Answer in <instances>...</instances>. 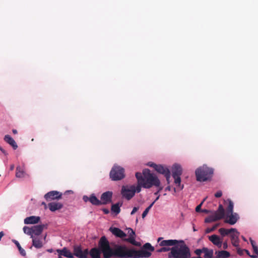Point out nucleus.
I'll return each mask as SVG.
<instances>
[{
	"instance_id": "8fccbe9b",
	"label": "nucleus",
	"mask_w": 258,
	"mask_h": 258,
	"mask_svg": "<svg viewBox=\"0 0 258 258\" xmlns=\"http://www.w3.org/2000/svg\"><path fill=\"white\" fill-rule=\"evenodd\" d=\"M139 209V208L138 207H134L132 210V211L131 212V215H134L136 212H137V211Z\"/></svg>"
},
{
	"instance_id": "473e14b6",
	"label": "nucleus",
	"mask_w": 258,
	"mask_h": 258,
	"mask_svg": "<svg viewBox=\"0 0 258 258\" xmlns=\"http://www.w3.org/2000/svg\"><path fill=\"white\" fill-rule=\"evenodd\" d=\"M25 172L20 166L16 168V176L18 178H22L24 177Z\"/></svg>"
},
{
	"instance_id": "c03bdc74",
	"label": "nucleus",
	"mask_w": 258,
	"mask_h": 258,
	"mask_svg": "<svg viewBox=\"0 0 258 258\" xmlns=\"http://www.w3.org/2000/svg\"><path fill=\"white\" fill-rule=\"evenodd\" d=\"M244 252H245V249H241L239 247L237 248V252L240 255H242L244 254Z\"/></svg>"
},
{
	"instance_id": "338daca9",
	"label": "nucleus",
	"mask_w": 258,
	"mask_h": 258,
	"mask_svg": "<svg viewBox=\"0 0 258 258\" xmlns=\"http://www.w3.org/2000/svg\"><path fill=\"white\" fill-rule=\"evenodd\" d=\"M242 238L244 241H246V238L243 236H242Z\"/></svg>"
},
{
	"instance_id": "f03ea898",
	"label": "nucleus",
	"mask_w": 258,
	"mask_h": 258,
	"mask_svg": "<svg viewBox=\"0 0 258 258\" xmlns=\"http://www.w3.org/2000/svg\"><path fill=\"white\" fill-rule=\"evenodd\" d=\"M136 176L139 178V182L143 188H150L153 186L158 187L160 185L159 179L155 174L151 173L149 169H144L142 173L136 172Z\"/></svg>"
},
{
	"instance_id": "f3484780",
	"label": "nucleus",
	"mask_w": 258,
	"mask_h": 258,
	"mask_svg": "<svg viewBox=\"0 0 258 258\" xmlns=\"http://www.w3.org/2000/svg\"><path fill=\"white\" fill-rule=\"evenodd\" d=\"M56 251L59 256L62 255L68 258H73V253L69 250L67 247H63L61 249H58Z\"/></svg>"
},
{
	"instance_id": "de8ad7c7",
	"label": "nucleus",
	"mask_w": 258,
	"mask_h": 258,
	"mask_svg": "<svg viewBox=\"0 0 258 258\" xmlns=\"http://www.w3.org/2000/svg\"><path fill=\"white\" fill-rule=\"evenodd\" d=\"M222 195V192L221 190L218 191L215 194V197L216 198H220Z\"/></svg>"
},
{
	"instance_id": "c9c22d12",
	"label": "nucleus",
	"mask_w": 258,
	"mask_h": 258,
	"mask_svg": "<svg viewBox=\"0 0 258 258\" xmlns=\"http://www.w3.org/2000/svg\"><path fill=\"white\" fill-rule=\"evenodd\" d=\"M142 248L145 250H148L150 252L153 251L154 250V247L151 245L150 243H145Z\"/></svg>"
},
{
	"instance_id": "c85d7f7f",
	"label": "nucleus",
	"mask_w": 258,
	"mask_h": 258,
	"mask_svg": "<svg viewBox=\"0 0 258 258\" xmlns=\"http://www.w3.org/2000/svg\"><path fill=\"white\" fill-rule=\"evenodd\" d=\"M224 202L225 203H228V205L226 208V213L229 214V213L233 212L234 204L233 202L230 199H228L227 201H225Z\"/></svg>"
},
{
	"instance_id": "6e6552de",
	"label": "nucleus",
	"mask_w": 258,
	"mask_h": 258,
	"mask_svg": "<svg viewBox=\"0 0 258 258\" xmlns=\"http://www.w3.org/2000/svg\"><path fill=\"white\" fill-rule=\"evenodd\" d=\"M135 185L130 186H122L121 193L123 197L126 200H131L135 195Z\"/></svg>"
},
{
	"instance_id": "6ab92c4d",
	"label": "nucleus",
	"mask_w": 258,
	"mask_h": 258,
	"mask_svg": "<svg viewBox=\"0 0 258 258\" xmlns=\"http://www.w3.org/2000/svg\"><path fill=\"white\" fill-rule=\"evenodd\" d=\"M110 230L116 237L123 238L126 236V234L122 230L118 228H110Z\"/></svg>"
},
{
	"instance_id": "aec40b11",
	"label": "nucleus",
	"mask_w": 258,
	"mask_h": 258,
	"mask_svg": "<svg viewBox=\"0 0 258 258\" xmlns=\"http://www.w3.org/2000/svg\"><path fill=\"white\" fill-rule=\"evenodd\" d=\"M48 206L51 212H54L61 209L63 207V205L60 203L51 202L48 204Z\"/></svg>"
},
{
	"instance_id": "f257e3e1",
	"label": "nucleus",
	"mask_w": 258,
	"mask_h": 258,
	"mask_svg": "<svg viewBox=\"0 0 258 258\" xmlns=\"http://www.w3.org/2000/svg\"><path fill=\"white\" fill-rule=\"evenodd\" d=\"M118 244L111 247L106 237L103 236L98 241V247L91 248L89 254L91 258H101V253L103 258H118Z\"/></svg>"
},
{
	"instance_id": "72a5a7b5",
	"label": "nucleus",
	"mask_w": 258,
	"mask_h": 258,
	"mask_svg": "<svg viewBox=\"0 0 258 258\" xmlns=\"http://www.w3.org/2000/svg\"><path fill=\"white\" fill-rule=\"evenodd\" d=\"M239 232L236 229V231H233L230 234L231 240H239Z\"/></svg>"
},
{
	"instance_id": "37998d69",
	"label": "nucleus",
	"mask_w": 258,
	"mask_h": 258,
	"mask_svg": "<svg viewBox=\"0 0 258 258\" xmlns=\"http://www.w3.org/2000/svg\"><path fill=\"white\" fill-rule=\"evenodd\" d=\"M205 201V199H204V200L202 201V202L198 206H197L196 208V211L197 212H201V211L202 210H201V207H202V205L203 203V202Z\"/></svg>"
},
{
	"instance_id": "2eb2a0df",
	"label": "nucleus",
	"mask_w": 258,
	"mask_h": 258,
	"mask_svg": "<svg viewBox=\"0 0 258 258\" xmlns=\"http://www.w3.org/2000/svg\"><path fill=\"white\" fill-rule=\"evenodd\" d=\"M209 240L212 242L213 244L217 246L218 248H221L222 246V239L215 234L209 236Z\"/></svg>"
},
{
	"instance_id": "dca6fc26",
	"label": "nucleus",
	"mask_w": 258,
	"mask_h": 258,
	"mask_svg": "<svg viewBox=\"0 0 258 258\" xmlns=\"http://www.w3.org/2000/svg\"><path fill=\"white\" fill-rule=\"evenodd\" d=\"M213 213L216 216L218 220L224 218L225 216H226L225 210L221 204L219 205L217 210L214 212Z\"/></svg>"
},
{
	"instance_id": "6e6d98bb",
	"label": "nucleus",
	"mask_w": 258,
	"mask_h": 258,
	"mask_svg": "<svg viewBox=\"0 0 258 258\" xmlns=\"http://www.w3.org/2000/svg\"><path fill=\"white\" fill-rule=\"evenodd\" d=\"M158 187H159L158 190H157V191H156V192H155V194H154L155 195H158V194H159V192L161 190H162V189H163V187H162V186H160V185H159V186H158Z\"/></svg>"
},
{
	"instance_id": "58836bf2",
	"label": "nucleus",
	"mask_w": 258,
	"mask_h": 258,
	"mask_svg": "<svg viewBox=\"0 0 258 258\" xmlns=\"http://www.w3.org/2000/svg\"><path fill=\"white\" fill-rule=\"evenodd\" d=\"M136 177L137 179L138 185L137 186H136L135 185V190H136V192H137L138 193H139L141 190V187H142V184H141L139 182V180H139V178L138 176H136Z\"/></svg>"
},
{
	"instance_id": "cd10ccee",
	"label": "nucleus",
	"mask_w": 258,
	"mask_h": 258,
	"mask_svg": "<svg viewBox=\"0 0 258 258\" xmlns=\"http://www.w3.org/2000/svg\"><path fill=\"white\" fill-rule=\"evenodd\" d=\"M32 245L36 248H40L43 246L42 241L36 238H32Z\"/></svg>"
},
{
	"instance_id": "9d476101",
	"label": "nucleus",
	"mask_w": 258,
	"mask_h": 258,
	"mask_svg": "<svg viewBox=\"0 0 258 258\" xmlns=\"http://www.w3.org/2000/svg\"><path fill=\"white\" fill-rule=\"evenodd\" d=\"M127 233L129 237L127 238L123 239V241L129 242L133 245L136 246H140L141 244L140 242L136 241L135 240V232L131 228L127 229Z\"/></svg>"
},
{
	"instance_id": "3c124183",
	"label": "nucleus",
	"mask_w": 258,
	"mask_h": 258,
	"mask_svg": "<svg viewBox=\"0 0 258 258\" xmlns=\"http://www.w3.org/2000/svg\"><path fill=\"white\" fill-rule=\"evenodd\" d=\"M0 150L5 155H8V154L6 150H5L1 146H0Z\"/></svg>"
},
{
	"instance_id": "1a4fd4ad",
	"label": "nucleus",
	"mask_w": 258,
	"mask_h": 258,
	"mask_svg": "<svg viewBox=\"0 0 258 258\" xmlns=\"http://www.w3.org/2000/svg\"><path fill=\"white\" fill-rule=\"evenodd\" d=\"M89 250L86 248L83 250L81 246L75 245L73 247V256L78 258H88Z\"/></svg>"
},
{
	"instance_id": "bf43d9fd",
	"label": "nucleus",
	"mask_w": 258,
	"mask_h": 258,
	"mask_svg": "<svg viewBox=\"0 0 258 258\" xmlns=\"http://www.w3.org/2000/svg\"><path fill=\"white\" fill-rule=\"evenodd\" d=\"M4 235V233L3 231L0 232V241L1 240V239L2 237Z\"/></svg>"
},
{
	"instance_id": "49530a36",
	"label": "nucleus",
	"mask_w": 258,
	"mask_h": 258,
	"mask_svg": "<svg viewBox=\"0 0 258 258\" xmlns=\"http://www.w3.org/2000/svg\"><path fill=\"white\" fill-rule=\"evenodd\" d=\"M231 243L234 247L238 248L239 246V240L231 241Z\"/></svg>"
},
{
	"instance_id": "423d86ee",
	"label": "nucleus",
	"mask_w": 258,
	"mask_h": 258,
	"mask_svg": "<svg viewBox=\"0 0 258 258\" xmlns=\"http://www.w3.org/2000/svg\"><path fill=\"white\" fill-rule=\"evenodd\" d=\"M172 175L174 179V183L176 185L179 189L183 188V185H181L180 175L182 173V169L180 165L175 164L172 167Z\"/></svg>"
},
{
	"instance_id": "4be33fe9",
	"label": "nucleus",
	"mask_w": 258,
	"mask_h": 258,
	"mask_svg": "<svg viewBox=\"0 0 258 258\" xmlns=\"http://www.w3.org/2000/svg\"><path fill=\"white\" fill-rule=\"evenodd\" d=\"M4 141L10 144L14 150H16L18 148L16 142L10 135H6L4 137Z\"/></svg>"
},
{
	"instance_id": "ddd939ff",
	"label": "nucleus",
	"mask_w": 258,
	"mask_h": 258,
	"mask_svg": "<svg viewBox=\"0 0 258 258\" xmlns=\"http://www.w3.org/2000/svg\"><path fill=\"white\" fill-rule=\"evenodd\" d=\"M83 200L85 202L89 201L92 205L95 206H99L102 205V202L95 196L94 194L91 195L90 197L87 196L83 197Z\"/></svg>"
},
{
	"instance_id": "393cba45",
	"label": "nucleus",
	"mask_w": 258,
	"mask_h": 258,
	"mask_svg": "<svg viewBox=\"0 0 258 258\" xmlns=\"http://www.w3.org/2000/svg\"><path fill=\"white\" fill-rule=\"evenodd\" d=\"M215 254L216 258H228L230 256V253L226 250L217 251Z\"/></svg>"
},
{
	"instance_id": "5fc2aeb1",
	"label": "nucleus",
	"mask_w": 258,
	"mask_h": 258,
	"mask_svg": "<svg viewBox=\"0 0 258 258\" xmlns=\"http://www.w3.org/2000/svg\"><path fill=\"white\" fill-rule=\"evenodd\" d=\"M249 240L252 247H253V246L256 245L255 241L253 240L251 238H250Z\"/></svg>"
},
{
	"instance_id": "e433bc0d",
	"label": "nucleus",
	"mask_w": 258,
	"mask_h": 258,
	"mask_svg": "<svg viewBox=\"0 0 258 258\" xmlns=\"http://www.w3.org/2000/svg\"><path fill=\"white\" fill-rule=\"evenodd\" d=\"M24 232L29 235H31V237L33 238L32 235V227L31 228H29L27 226H24L23 227Z\"/></svg>"
},
{
	"instance_id": "680f3d73",
	"label": "nucleus",
	"mask_w": 258,
	"mask_h": 258,
	"mask_svg": "<svg viewBox=\"0 0 258 258\" xmlns=\"http://www.w3.org/2000/svg\"><path fill=\"white\" fill-rule=\"evenodd\" d=\"M245 252H246V253L248 255H249V256H250V255H251L250 254V253H249V251H248V250H247V249H245Z\"/></svg>"
},
{
	"instance_id": "b1692460",
	"label": "nucleus",
	"mask_w": 258,
	"mask_h": 258,
	"mask_svg": "<svg viewBox=\"0 0 258 258\" xmlns=\"http://www.w3.org/2000/svg\"><path fill=\"white\" fill-rule=\"evenodd\" d=\"M155 170L159 173L162 174L164 175H165L168 172H170L169 169L167 167H165L161 164H158V166H156Z\"/></svg>"
},
{
	"instance_id": "09e8293b",
	"label": "nucleus",
	"mask_w": 258,
	"mask_h": 258,
	"mask_svg": "<svg viewBox=\"0 0 258 258\" xmlns=\"http://www.w3.org/2000/svg\"><path fill=\"white\" fill-rule=\"evenodd\" d=\"M158 164H156L153 162H149L148 163V165L151 167H153L155 170L156 168V166H158Z\"/></svg>"
},
{
	"instance_id": "7ed1b4c3",
	"label": "nucleus",
	"mask_w": 258,
	"mask_h": 258,
	"mask_svg": "<svg viewBox=\"0 0 258 258\" xmlns=\"http://www.w3.org/2000/svg\"><path fill=\"white\" fill-rule=\"evenodd\" d=\"M118 258H141L149 257L151 252L142 248L136 250L135 248H129L124 245L118 244Z\"/></svg>"
},
{
	"instance_id": "7c9ffc66",
	"label": "nucleus",
	"mask_w": 258,
	"mask_h": 258,
	"mask_svg": "<svg viewBox=\"0 0 258 258\" xmlns=\"http://www.w3.org/2000/svg\"><path fill=\"white\" fill-rule=\"evenodd\" d=\"M159 197H160V196H158V197L156 198V199H155V200L152 203H151L145 210V211L143 212V213H142V217L143 218H144L148 214L149 210L151 209V208L152 207V206H153V205L154 204V203L159 199Z\"/></svg>"
},
{
	"instance_id": "a19ab883",
	"label": "nucleus",
	"mask_w": 258,
	"mask_h": 258,
	"mask_svg": "<svg viewBox=\"0 0 258 258\" xmlns=\"http://www.w3.org/2000/svg\"><path fill=\"white\" fill-rule=\"evenodd\" d=\"M202 252H204L203 248L202 249H197L195 251V254H197V255H199V256H200Z\"/></svg>"
},
{
	"instance_id": "774afa93",
	"label": "nucleus",
	"mask_w": 258,
	"mask_h": 258,
	"mask_svg": "<svg viewBox=\"0 0 258 258\" xmlns=\"http://www.w3.org/2000/svg\"><path fill=\"white\" fill-rule=\"evenodd\" d=\"M191 258H202V257H201V256H197V257L194 256V257H192Z\"/></svg>"
},
{
	"instance_id": "f704fd0d",
	"label": "nucleus",
	"mask_w": 258,
	"mask_h": 258,
	"mask_svg": "<svg viewBox=\"0 0 258 258\" xmlns=\"http://www.w3.org/2000/svg\"><path fill=\"white\" fill-rule=\"evenodd\" d=\"M218 220V219L213 213L212 215H210L205 219V222L207 223H211L213 222L217 221Z\"/></svg>"
},
{
	"instance_id": "4468645a",
	"label": "nucleus",
	"mask_w": 258,
	"mask_h": 258,
	"mask_svg": "<svg viewBox=\"0 0 258 258\" xmlns=\"http://www.w3.org/2000/svg\"><path fill=\"white\" fill-rule=\"evenodd\" d=\"M112 197V192L107 191L103 192L101 196V201L102 205H106L110 202H111V199Z\"/></svg>"
},
{
	"instance_id": "69168bd1",
	"label": "nucleus",
	"mask_w": 258,
	"mask_h": 258,
	"mask_svg": "<svg viewBox=\"0 0 258 258\" xmlns=\"http://www.w3.org/2000/svg\"><path fill=\"white\" fill-rule=\"evenodd\" d=\"M13 133L14 134H16L17 133V131L16 130H13Z\"/></svg>"
},
{
	"instance_id": "c756f323",
	"label": "nucleus",
	"mask_w": 258,
	"mask_h": 258,
	"mask_svg": "<svg viewBox=\"0 0 258 258\" xmlns=\"http://www.w3.org/2000/svg\"><path fill=\"white\" fill-rule=\"evenodd\" d=\"M204 253H205V258H213V250L209 249L207 247H203Z\"/></svg>"
},
{
	"instance_id": "9b49d317",
	"label": "nucleus",
	"mask_w": 258,
	"mask_h": 258,
	"mask_svg": "<svg viewBox=\"0 0 258 258\" xmlns=\"http://www.w3.org/2000/svg\"><path fill=\"white\" fill-rule=\"evenodd\" d=\"M239 219V215L236 213H229V214L226 213V217L224 220V222L232 225L235 224Z\"/></svg>"
},
{
	"instance_id": "f8f14e48",
	"label": "nucleus",
	"mask_w": 258,
	"mask_h": 258,
	"mask_svg": "<svg viewBox=\"0 0 258 258\" xmlns=\"http://www.w3.org/2000/svg\"><path fill=\"white\" fill-rule=\"evenodd\" d=\"M62 198V194L56 190L49 191L44 195V198L47 201L59 200Z\"/></svg>"
},
{
	"instance_id": "a211bd4d",
	"label": "nucleus",
	"mask_w": 258,
	"mask_h": 258,
	"mask_svg": "<svg viewBox=\"0 0 258 258\" xmlns=\"http://www.w3.org/2000/svg\"><path fill=\"white\" fill-rule=\"evenodd\" d=\"M40 220V217L32 216L26 218L24 219V223L25 224H34L39 223Z\"/></svg>"
},
{
	"instance_id": "4d7b16f0",
	"label": "nucleus",
	"mask_w": 258,
	"mask_h": 258,
	"mask_svg": "<svg viewBox=\"0 0 258 258\" xmlns=\"http://www.w3.org/2000/svg\"><path fill=\"white\" fill-rule=\"evenodd\" d=\"M201 212L208 214L209 213H211V211L206 209H204L201 211Z\"/></svg>"
},
{
	"instance_id": "a878e982",
	"label": "nucleus",
	"mask_w": 258,
	"mask_h": 258,
	"mask_svg": "<svg viewBox=\"0 0 258 258\" xmlns=\"http://www.w3.org/2000/svg\"><path fill=\"white\" fill-rule=\"evenodd\" d=\"M122 203H117L115 204H113L111 207V211L113 212L115 215L118 214L120 212V207L122 206Z\"/></svg>"
},
{
	"instance_id": "5701e85b",
	"label": "nucleus",
	"mask_w": 258,
	"mask_h": 258,
	"mask_svg": "<svg viewBox=\"0 0 258 258\" xmlns=\"http://www.w3.org/2000/svg\"><path fill=\"white\" fill-rule=\"evenodd\" d=\"M44 225H39L32 226V235H39L42 232Z\"/></svg>"
},
{
	"instance_id": "0eeeda50",
	"label": "nucleus",
	"mask_w": 258,
	"mask_h": 258,
	"mask_svg": "<svg viewBox=\"0 0 258 258\" xmlns=\"http://www.w3.org/2000/svg\"><path fill=\"white\" fill-rule=\"evenodd\" d=\"M110 178L113 181L120 180L125 177L124 169L118 165H114L110 172Z\"/></svg>"
},
{
	"instance_id": "052dcab7",
	"label": "nucleus",
	"mask_w": 258,
	"mask_h": 258,
	"mask_svg": "<svg viewBox=\"0 0 258 258\" xmlns=\"http://www.w3.org/2000/svg\"><path fill=\"white\" fill-rule=\"evenodd\" d=\"M171 190V187L170 185H168V186H167L165 188V190H168V191H170Z\"/></svg>"
},
{
	"instance_id": "ea45409f",
	"label": "nucleus",
	"mask_w": 258,
	"mask_h": 258,
	"mask_svg": "<svg viewBox=\"0 0 258 258\" xmlns=\"http://www.w3.org/2000/svg\"><path fill=\"white\" fill-rule=\"evenodd\" d=\"M252 248H253L254 252L256 254H252V255H250V257H251L252 258H257V257H258V247L256 245L253 246Z\"/></svg>"
},
{
	"instance_id": "412c9836",
	"label": "nucleus",
	"mask_w": 258,
	"mask_h": 258,
	"mask_svg": "<svg viewBox=\"0 0 258 258\" xmlns=\"http://www.w3.org/2000/svg\"><path fill=\"white\" fill-rule=\"evenodd\" d=\"M179 242V241L175 239L164 240L161 241L159 245L161 246H176V245Z\"/></svg>"
},
{
	"instance_id": "864d4df0",
	"label": "nucleus",
	"mask_w": 258,
	"mask_h": 258,
	"mask_svg": "<svg viewBox=\"0 0 258 258\" xmlns=\"http://www.w3.org/2000/svg\"><path fill=\"white\" fill-rule=\"evenodd\" d=\"M222 245H223V248L224 249H226L228 248V244L226 241L223 242L222 243Z\"/></svg>"
},
{
	"instance_id": "13d9d810",
	"label": "nucleus",
	"mask_w": 258,
	"mask_h": 258,
	"mask_svg": "<svg viewBox=\"0 0 258 258\" xmlns=\"http://www.w3.org/2000/svg\"><path fill=\"white\" fill-rule=\"evenodd\" d=\"M103 211L105 214H107L109 213V211L107 209H103Z\"/></svg>"
},
{
	"instance_id": "e2e57ef3",
	"label": "nucleus",
	"mask_w": 258,
	"mask_h": 258,
	"mask_svg": "<svg viewBox=\"0 0 258 258\" xmlns=\"http://www.w3.org/2000/svg\"><path fill=\"white\" fill-rule=\"evenodd\" d=\"M14 167H15L14 165H13V164L11 165V167H10V170H13L14 169Z\"/></svg>"
},
{
	"instance_id": "2f4dec72",
	"label": "nucleus",
	"mask_w": 258,
	"mask_h": 258,
	"mask_svg": "<svg viewBox=\"0 0 258 258\" xmlns=\"http://www.w3.org/2000/svg\"><path fill=\"white\" fill-rule=\"evenodd\" d=\"M12 241L16 244L18 247L20 254L23 256H25L26 253L25 250L22 248L19 242L15 239L12 240Z\"/></svg>"
},
{
	"instance_id": "a18cd8bd",
	"label": "nucleus",
	"mask_w": 258,
	"mask_h": 258,
	"mask_svg": "<svg viewBox=\"0 0 258 258\" xmlns=\"http://www.w3.org/2000/svg\"><path fill=\"white\" fill-rule=\"evenodd\" d=\"M170 249L168 248H167V247H162L161 248L158 249L157 250V251L158 252H166V251H168L170 250Z\"/></svg>"
},
{
	"instance_id": "39448f33",
	"label": "nucleus",
	"mask_w": 258,
	"mask_h": 258,
	"mask_svg": "<svg viewBox=\"0 0 258 258\" xmlns=\"http://www.w3.org/2000/svg\"><path fill=\"white\" fill-rule=\"evenodd\" d=\"M213 173L212 168L207 166L200 167L196 170L197 180L199 181H205L211 178Z\"/></svg>"
},
{
	"instance_id": "603ef678",
	"label": "nucleus",
	"mask_w": 258,
	"mask_h": 258,
	"mask_svg": "<svg viewBox=\"0 0 258 258\" xmlns=\"http://www.w3.org/2000/svg\"><path fill=\"white\" fill-rule=\"evenodd\" d=\"M0 150L5 155H8V154L6 150H5L1 146H0Z\"/></svg>"
},
{
	"instance_id": "79ce46f5",
	"label": "nucleus",
	"mask_w": 258,
	"mask_h": 258,
	"mask_svg": "<svg viewBox=\"0 0 258 258\" xmlns=\"http://www.w3.org/2000/svg\"><path fill=\"white\" fill-rule=\"evenodd\" d=\"M170 175H171L170 171L168 172L167 173H166V174L165 175H164V176L166 177V181H167L168 184H169V183H170Z\"/></svg>"
},
{
	"instance_id": "20e7f679",
	"label": "nucleus",
	"mask_w": 258,
	"mask_h": 258,
	"mask_svg": "<svg viewBox=\"0 0 258 258\" xmlns=\"http://www.w3.org/2000/svg\"><path fill=\"white\" fill-rule=\"evenodd\" d=\"M182 244L172 247L169 253V257L173 258H190L191 253L189 248L184 243L183 240L179 241Z\"/></svg>"
},
{
	"instance_id": "4c0bfd02",
	"label": "nucleus",
	"mask_w": 258,
	"mask_h": 258,
	"mask_svg": "<svg viewBox=\"0 0 258 258\" xmlns=\"http://www.w3.org/2000/svg\"><path fill=\"white\" fill-rule=\"evenodd\" d=\"M219 226H220V223H217V224H215L212 227L207 228L206 229L205 232L206 233H209L210 232H212L214 231Z\"/></svg>"
},
{
	"instance_id": "bb28decb",
	"label": "nucleus",
	"mask_w": 258,
	"mask_h": 258,
	"mask_svg": "<svg viewBox=\"0 0 258 258\" xmlns=\"http://www.w3.org/2000/svg\"><path fill=\"white\" fill-rule=\"evenodd\" d=\"M219 232L221 235L222 237H224L228 234H230L233 231H236L235 228H231L230 229H225L224 228H221L219 229Z\"/></svg>"
},
{
	"instance_id": "0e129e2a",
	"label": "nucleus",
	"mask_w": 258,
	"mask_h": 258,
	"mask_svg": "<svg viewBox=\"0 0 258 258\" xmlns=\"http://www.w3.org/2000/svg\"><path fill=\"white\" fill-rule=\"evenodd\" d=\"M47 251H48V252H50V253H51V252H53V249H51H51H48L47 250Z\"/></svg>"
}]
</instances>
